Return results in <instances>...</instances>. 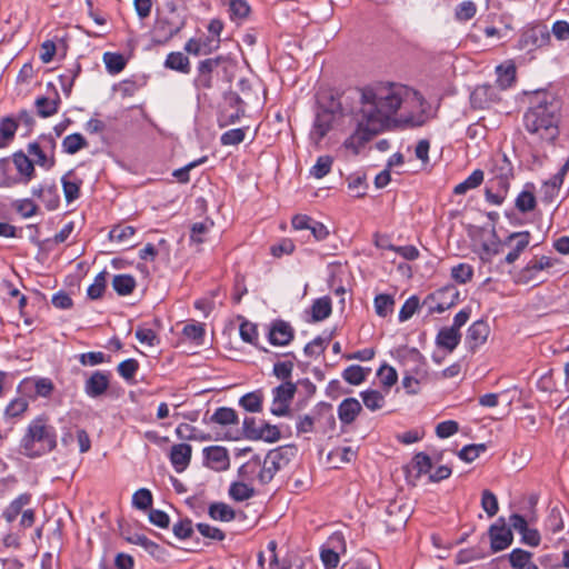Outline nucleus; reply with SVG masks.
I'll list each match as a JSON object with an SVG mask.
<instances>
[{
    "label": "nucleus",
    "instance_id": "11",
    "mask_svg": "<svg viewBox=\"0 0 569 569\" xmlns=\"http://www.w3.org/2000/svg\"><path fill=\"white\" fill-rule=\"evenodd\" d=\"M500 99V90L495 84L478 86L470 94L471 106L476 109H488Z\"/></svg>",
    "mask_w": 569,
    "mask_h": 569
},
{
    "label": "nucleus",
    "instance_id": "35",
    "mask_svg": "<svg viewBox=\"0 0 569 569\" xmlns=\"http://www.w3.org/2000/svg\"><path fill=\"white\" fill-rule=\"evenodd\" d=\"M251 439L276 442L280 439V431L277 426L261 422L258 430L251 431Z\"/></svg>",
    "mask_w": 569,
    "mask_h": 569
},
{
    "label": "nucleus",
    "instance_id": "63",
    "mask_svg": "<svg viewBox=\"0 0 569 569\" xmlns=\"http://www.w3.org/2000/svg\"><path fill=\"white\" fill-rule=\"evenodd\" d=\"M139 369V363L136 359H127L118 365V373L126 380L134 377Z\"/></svg>",
    "mask_w": 569,
    "mask_h": 569
},
{
    "label": "nucleus",
    "instance_id": "45",
    "mask_svg": "<svg viewBox=\"0 0 569 569\" xmlns=\"http://www.w3.org/2000/svg\"><path fill=\"white\" fill-rule=\"evenodd\" d=\"M369 370H366L361 366L351 365L347 367L342 372V378L352 386L361 385L366 378Z\"/></svg>",
    "mask_w": 569,
    "mask_h": 569
},
{
    "label": "nucleus",
    "instance_id": "33",
    "mask_svg": "<svg viewBox=\"0 0 569 569\" xmlns=\"http://www.w3.org/2000/svg\"><path fill=\"white\" fill-rule=\"evenodd\" d=\"M360 397L366 408L369 409L370 411H377L385 407V396L378 390H365L360 392Z\"/></svg>",
    "mask_w": 569,
    "mask_h": 569
},
{
    "label": "nucleus",
    "instance_id": "2",
    "mask_svg": "<svg viewBox=\"0 0 569 569\" xmlns=\"http://www.w3.org/2000/svg\"><path fill=\"white\" fill-rule=\"evenodd\" d=\"M560 101L550 92L538 91L523 114L526 130L540 140L552 142L559 134Z\"/></svg>",
    "mask_w": 569,
    "mask_h": 569
},
{
    "label": "nucleus",
    "instance_id": "24",
    "mask_svg": "<svg viewBox=\"0 0 569 569\" xmlns=\"http://www.w3.org/2000/svg\"><path fill=\"white\" fill-rule=\"evenodd\" d=\"M31 501L30 493H21L14 500H12L8 507L2 511V518L8 522L12 523L17 517L22 513L23 508Z\"/></svg>",
    "mask_w": 569,
    "mask_h": 569
},
{
    "label": "nucleus",
    "instance_id": "37",
    "mask_svg": "<svg viewBox=\"0 0 569 569\" xmlns=\"http://www.w3.org/2000/svg\"><path fill=\"white\" fill-rule=\"evenodd\" d=\"M164 67L182 73L190 72V62L182 52H171L167 56Z\"/></svg>",
    "mask_w": 569,
    "mask_h": 569
},
{
    "label": "nucleus",
    "instance_id": "34",
    "mask_svg": "<svg viewBox=\"0 0 569 569\" xmlns=\"http://www.w3.org/2000/svg\"><path fill=\"white\" fill-rule=\"evenodd\" d=\"M208 513L210 518L219 521H231L234 519V510L224 502H213L209 506Z\"/></svg>",
    "mask_w": 569,
    "mask_h": 569
},
{
    "label": "nucleus",
    "instance_id": "1",
    "mask_svg": "<svg viewBox=\"0 0 569 569\" xmlns=\"http://www.w3.org/2000/svg\"><path fill=\"white\" fill-rule=\"evenodd\" d=\"M356 117L362 130L380 133L397 124L419 127L428 119L423 96L401 82L377 81L358 89Z\"/></svg>",
    "mask_w": 569,
    "mask_h": 569
},
{
    "label": "nucleus",
    "instance_id": "43",
    "mask_svg": "<svg viewBox=\"0 0 569 569\" xmlns=\"http://www.w3.org/2000/svg\"><path fill=\"white\" fill-rule=\"evenodd\" d=\"M478 11L477 4L471 0H465L455 8V19L459 22L471 20Z\"/></svg>",
    "mask_w": 569,
    "mask_h": 569
},
{
    "label": "nucleus",
    "instance_id": "13",
    "mask_svg": "<svg viewBox=\"0 0 569 569\" xmlns=\"http://www.w3.org/2000/svg\"><path fill=\"white\" fill-rule=\"evenodd\" d=\"M110 387V373L96 370L84 381V393L92 399L104 396Z\"/></svg>",
    "mask_w": 569,
    "mask_h": 569
},
{
    "label": "nucleus",
    "instance_id": "47",
    "mask_svg": "<svg viewBox=\"0 0 569 569\" xmlns=\"http://www.w3.org/2000/svg\"><path fill=\"white\" fill-rule=\"evenodd\" d=\"M253 495L254 489L243 481L233 482L229 488V496L236 501L248 500L252 498Z\"/></svg>",
    "mask_w": 569,
    "mask_h": 569
},
{
    "label": "nucleus",
    "instance_id": "52",
    "mask_svg": "<svg viewBox=\"0 0 569 569\" xmlns=\"http://www.w3.org/2000/svg\"><path fill=\"white\" fill-rule=\"evenodd\" d=\"M381 386L389 391V389L398 381V373L396 369L388 365H382L377 372Z\"/></svg>",
    "mask_w": 569,
    "mask_h": 569
},
{
    "label": "nucleus",
    "instance_id": "44",
    "mask_svg": "<svg viewBox=\"0 0 569 569\" xmlns=\"http://www.w3.org/2000/svg\"><path fill=\"white\" fill-rule=\"evenodd\" d=\"M210 421L221 426L237 425L238 416L233 409L228 407H220L211 416Z\"/></svg>",
    "mask_w": 569,
    "mask_h": 569
},
{
    "label": "nucleus",
    "instance_id": "64",
    "mask_svg": "<svg viewBox=\"0 0 569 569\" xmlns=\"http://www.w3.org/2000/svg\"><path fill=\"white\" fill-rule=\"evenodd\" d=\"M412 465L418 475L428 473L432 468L431 458L425 452L417 453L412 459Z\"/></svg>",
    "mask_w": 569,
    "mask_h": 569
},
{
    "label": "nucleus",
    "instance_id": "16",
    "mask_svg": "<svg viewBox=\"0 0 569 569\" xmlns=\"http://www.w3.org/2000/svg\"><path fill=\"white\" fill-rule=\"evenodd\" d=\"M12 162L20 174L19 179H7L6 187H11L14 183H28L34 176L33 162L22 152H17L12 157Z\"/></svg>",
    "mask_w": 569,
    "mask_h": 569
},
{
    "label": "nucleus",
    "instance_id": "42",
    "mask_svg": "<svg viewBox=\"0 0 569 569\" xmlns=\"http://www.w3.org/2000/svg\"><path fill=\"white\" fill-rule=\"evenodd\" d=\"M112 287L118 295L127 296L133 291L136 280L130 274H118L113 277Z\"/></svg>",
    "mask_w": 569,
    "mask_h": 569
},
{
    "label": "nucleus",
    "instance_id": "25",
    "mask_svg": "<svg viewBox=\"0 0 569 569\" xmlns=\"http://www.w3.org/2000/svg\"><path fill=\"white\" fill-rule=\"evenodd\" d=\"M176 435L181 440L209 441L223 439L222 437H220L219 433H217V436L213 438L209 435H204L203 432H201L196 427L189 423H180L176 428Z\"/></svg>",
    "mask_w": 569,
    "mask_h": 569
},
{
    "label": "nucleus",
    "instance_id": "50",
    "mask_svg": "<svg viewBox=\"0 0 569 569\" xmlns=\"http://www.w3.org/2000/svg\"><path fill=\"white\" fill-rule=\"evenodd\" d=\"M34 104L38 114L42 118H47L58 112L59 99L51 100L46 97H39Z\"/></svg>",
    "mask_w": 569,
    "mask_h": 569
},
{
    "label": "nucleus",
    "instance_id": "8",
    "mask_svg": "<svg viewBox=\"0 0 569 569\" xmlns=\"http://www.w3.org/2000/svg\"><path fill=\"white\" fill-rule=\"evenodd\" d=\"M54 390V385L49 378L27 377L20 381L18 392L27 399L34 400L39 397L48 398Z\"/></svg>",
    "mask_w": 569,
    "mask_h": 569
},
{
    "label": "nucleus",
    "instance_id": "21",
    "mask_svg": "<svg viewBox=\"0 0 569 569\" xmlns=\"http://www.w3.org/2000/svg\"><path fill=\"white\" fill-rule=\"evenodd\" d=\"M219 46L220 38H190L184 49L194 56H206L218 49Z\"/></svg>",
    "mask_w": 569,
    "mask_h": 569
},
{
    "label": "nucleus",
    "instance_id": "20",
    "mask_svg": "<svg viewBox=\"0 0 569 569\" xmlns=\"http://www.w3.org/2000/svg\"><path fill=\"white\" fill-rule=\"evenodd\" d=\"M192 455V447L188 443L173 445L170 450V462L177 472L184 471L190 461Z\"/></svg>",
    "mask_w": 569,
    "mask_h": 569
},
{
    "label": "nucleus",
    "instance_id": "14",
    "mask_svg": "<svg viewBox=\"0 0 569 569\" xmlns=\"http://www.w3.org/2000/svg\"><path fill=\"white\" fill-rule=\"evenodd\" d=\"M427 300L437 301L436 306L430 307V311L441 313L459 301V291L455 286H446L430 295Z\"/></svg>",
    "mask_w": 569,
    "mask_h": 569
},
{
    "label": "nucleus",
    "instance_id": "57",
    "mask_svg": "<svg viewBox=\"0 0 569 569\" xmlns=\"http://www.w3.org/2000/svg\"><path fill=\"white\" fill-rule=\"evenodd\" d=\"M246 128L230 129L222 133L220 142L222 146H237L244 140Z\"/></svg>",
    "mask_w": 569,
    "mask_h": 569
},
{
    "label": "nucleus",
    "instance_id": "27",
    "mask_svg": "<svg viewBox=\"0 0 569 569\" xmlns=\"http://www.w3.org/2000/svg\"><path fill=\"white\" fill-rule=\"evenodd\" d=\"M497 81L495 86L501 91L509 89L516 82V67L512 63L500 64L496 69Z\"/></svg>",
    "mask_w": 569,
    "mask_h": 569
},
{
    "label": "nucleus",
    "instance_id": "32",
    "mask_svg": "<svg viewBox=\"0 0 569 569\" xmlns=\"http://www.w3.org/2000/svg\"><path fill=\"white\" fill-rule=\"evenodd\" d=\"M483 178H485V174H483L482 170H480V169L473 170L472 173L466 180L458 183L453 188V193L458 194V196L466 194L469 190L476 189L477 187H479L483 182Z\"/></svg>",
    "mask_w": 569,
    "mask_h": 569
},
{
    "label": "nucleus",
    "instance_id": "48",
    "mask_svg": "<svg viewBox=\"0 0 569 569\" xmlns=\"http://www.w3.org/2000/svg\"><path fill=\"white\" fill-rule=\"evenodd\" d=\"M333 163V159L330 156L318 157L316 163L310 168V176L316 179H322L330 171Z\"/></svg>",
    "mask_w": 569,
    "mask_h": 569
},
{
    "label": "nucleus",
    "instance_id": "22",
    "mask_svg": "<svg viewBox=\"0 0 569 569\" xmlns=\"http://www.w3.org/2000/svg\"><path fill=\"white\" fill-rule=\"evenodd\" d=\"M207 463L214 470H226L229 467L228 450L220 446H212L203 450Z\"/></svg>",
    "mask_w": 569,
    "mask_h": 569
},
{
    "label": "nucleus",
    "instance_id": "30",
    "mask_svg": "<svg viewBox=\"0 0 569 569\" xmlns=\"http://www.w3.org/2000/svg\"><path fill=\"white\" fill-rule=\"evenodd\" d=\"M182 26L183 21L180 14L174 10L170 11L159 20L160 31L166 36H176Z\"/></svg>",
    "mask_w": 569,
    "mask_h": 569
},
{
    "label": "nucleus",
    "instance_id": "51",
    "mask_svg": "<svg viewBox=\"0 0 569 569\" xmlns=\"http://www.w3.org/2000/svg\"><path fill=\"white\" fill-rule=\"evenodd\" d=\"M373 305L376 313L385 318L392 312L395 300L390 295L380 293L376 296Z\"/></svg>",
    "mask_w": 569,
    "mask_h": 569
},
{
    "label": "nucleus",
    "instance_id": "55",
    "mask_svg": "<svg viewBox=\"0 0 569 569\" xmlns=\"http://www.w3.org/2000/svg\"><path fill=\"white\" fill-rule=\"evenodd\" d=\"M29 407L28 399L20 395L13 399L6 408V416L10 418H18L22 416Z\"/></svg>",
    "mask_w": 569,
    "mask_h": 569
},
{
    "label": "nucleus",
    "instance_id": "62",
    "mask_svg": "<svg viewBox=\"0 0 569 569\" xmlns=\"http://www.w3.org/2000/svg\"><path fill=\"white\" fill-rule=\"evenodd\" d=\"M136 338L140 343L149 347H153L159 343L157 333L152 329L146 327H139L136 330Z\"/></svg>",
    "mask_w": 569,
    "mask_h": 569
},
{
    "label": "nucleus",
    "instance_id": "53",
    "mask_svg": "<svg viewBox=\"0 0 569 569\" xmlns=\"http://www.w3.org/2000/svg\"><path fill=\"white\" fill-rule=\"evenodd\" d=\"M228 11L230 19L238 22L248 16L250 7L244 0H231Z\"/></svg>",
    "mask_w": 569,
    "mask_h": 569
},
{
    "label": "nucleus",
    "instance_id": "4",
    "mask_svg": "<svg viewBox=\"0 0 569 569\" xmlns=\"http://www.w3.org/2000/svg\"><path fill=\"white\" fill-rule=\"evenodd\" d=\"M57 446L54 428L43 416L34 418L22 438V448L28 457H38L52 451Z\"/></svg>",
    "mask_w": 569,
    "mask_h": 569
},
{
    "label": "nucleus",
    "instance_id": "29",
    "mask_svg": "<svg viewBox=\"0 0 569 569\" xmlns=\"http://www.w3.org/2000/svg\"><path fill=\"white\" fill-rule=\"evenodd\" d=\"M62 189L68 203L79 198L81 180L72 171L67 172L62 179Z\"/></svg>",
    "mask_w": 569,
    "mask_h": 569
},
{
    "label": "nucleus",
    "instance_id": "15",
    "mask_svg": "<svg viewBox=\"0 0 569 569\" xmlns=\"http://www.w3.org/2000/svg\"><path fill=\"white\" fill-rule=\"evenodd\" d=\"M490 545L495 552L508 548L513 539L512 531L506 526L502 519L493 523L489 529Z\"/></svg>",
    "mask_w": 569,
    "mask_h": 569
},
{
    "label": "nucleus",
    "instance_id": "61",
    "mask_svg": "<svg viewBox=\"0 0 569 569\" xmlns=\"http://www.w3.org/2000/svg\"><path fill=\"white\" fill-rule=\"evenodd\" d=\"M481 506L489 517L497 515L499 510L497 497L490 490H483Z\"/></svg>",
    "mask_w": 569,
    "mask_h": 569
},
{
    "label": "nucleus",
    "instance_id": "46",
    "mask_svg": "<svg viewBox=\"0 0 569 569\" xmlns=\"http://www.w3.org/2000/svg\"><path fill=\"white\" fill-rule=\"evenodd\" d=\"M136 233V229L127 224H117L109 231V239L118 243H128Z\"/></svg>",
    "mask_w": 569,
    "mask_h": 569
},
{
    "label": "nucleus",
    "instance_id": "18",
    "mask_svg": "<svg viewBox=\"0 0 569 569\" xmlns=\"http://www.w3.org/2000/svg\"><path fill=\"white\" fill-rule=\"evenodd\" d=\"M490 335V327L487 321H475L467 331L466 343L470 350H476L483 345Z\"/></svg>",
    "mask_w": 569,
    "mask_h": 569
},
{
    "label": "nucleus",
    "instance_id": "40",
    "mask_svg": "<svg viewBox=\"0 0 569 569\" xmlns=\"http://www.w3.org/2000/svg\"><path fill=\"white\" fill-rule=\"evenodd\" d=\"M331 300L329 297H321L313 301L311 316L313 321H322L331 315Z\"/></svg>",
    "mask_w": 569,
    "mask_h": 569
},
{
    "label": "nucleus",
    "instance_id": "59",
    "mask_svg": "<svg viewBox=\"0 0 569 569\" xmlns=\"http://www.w3.org/2000/svg\"><path fill=\"white\" fill-rule=\"evenodd\" d=\"M106 276L107 272L102 271L100 272L96 278L91 286H89L87 290V295L90 299H99L102 297V293L106 289Z\"/></svg>",
    "mask_w": 569,
    "mask_h": 569
},
{
    "label": "nucleus",
    "instance_id": "9",
    "mask_svg": "<svg viewBox=\"0 0 569 569\" xmlns=\"http://www.w3.org/2000/svg\"><path fill=\"white\" fill-rule=\"evenodd\" d=\"M297 387L291 381H286L273 388L272 390V403L270 411L272 415L281 417L286 416L289 410L291 400L295 397Z\"/></svg>",
    "mask_w": 569,
    "mask_h": 569
},
{
    "label": "nucleus",
    "instance_id": "54",
    "mask_svg": "<svg viewBox=\"0 0 569 569\" xmlns=\"http://www.w3.org/2000/svg\"><path fill=\"white\" fill-rule=\"evenodd\" d=\"M486 450L485 443L467 445L458 452V457L465 462H472Z\"/></svg>",
    "mask_w": 569,
    "mask_h": 569
},
{
    "label": "nucleus",
    "instance_id": "19",
    "mask_svg": "<svg viewBox=\"0 0 569 569\" xmlns=\"http://www.w3.org/2000/svg\"><path fill=\"white\" fill-rule=\"evenodd\" d=\"M293 339L292 327L283 321L276 320L269 330V342L273 346H287Z\"/></svg>",
    "mask_w": 569,
    "mask_h": 569
},
{
    "label": "nucleus",
    "instance_id": "58",
    "mask_svg": "<svg viewBox=\"0 0 569 569\" xmlns=\"http://www.w3.org/2000/svg\"><path fill=\"white\" fill-rule=\"evenodd\" d=\"M473 276V269L468 263H459L451 269V277L459 283H467Z\"/></svg>",
    "mask_w": 569,
    "mask_h": 569
},
{
    "label": "nucleus",
    "instance_id": "7",
    "mask_svg": "<svg viewBox=\"0 0 569 569\" xmlns=\"http://www.w3.org/2000/svg\"><path fill=\"white\" fill-rule=\"evenodd\" d=\"M397 360L403 368V373L416 376L418 379H428L426 359L416 348L403 347L398 349Z\"/></svg>",
    "mask_w": 569,
    "mask_h": 569
},
{
    "label": "nucleus",
    "instance_id": "23",
    "mask_svg": "<svg viewBox=\"0 0 569 569\" xmlns=\"http://www.w3.org/2000/svg\"><path fill=\"white\" fill-rule=\"evenodd\" d=\"M361 405L356 398H346L338 406V418L343 425L352 423L361 412Z\"/></svg>",
    "mask_w": 569,
    "mask_h": 569
},
{
    "label": "nucleus",
    "instance_id": "31",
    "mask_svg": "<svg viewBox=\"0 0 569 569\" xmlns=\"http://www.w3.org/2000/svg\"><path fill=\"white\" fill-rule=\"evenodd\" d=\"M29 153L36 158V163L46 169H50L54 164V157L49 154L47 148H42L40 143L33 142L28 147Z\"/></svg>",
    "mask_w": 569,
    "mask_h": 569
},
{
    "label": "nucleus",
    "instance_id": "60",
    "mask_svg": "<svg viewBox=\"0 0 569 569\" xmlns=\"http://www.w3.org/2000/svg\"><path fill=\"white\" fill-rule=\"evenodd\" d=\"M132 505L140 510L148 509L152 505V495L150 490L146 488L137 490L132 496Z\"/></svg>",
    "mask_w": 569,
    "mask_h": 569
},
{
    "label": "nucleus",
    "instance_id": "17",
    "mask_svg": "<svg viewBox=\"0 0 569 569\" xmlns=\"http://www.w3.org/2000/svg\"><path fill=\"white\" fill-rule=\"evenodd\" d=\"M221 58H210L201 61L198 67V74L194 78V86L198 90H207L213 86V70L218 67Z\"/></svg>",
    "mask_w": 569,
    "mask_h": 569
},
{
    "label": "nucleus",
    "instance_id": "41",
    "mask_svg": "<svg viewBox=\"0 0 569 569\" xmlns=\"http://www.w3.org/2000/svg\"><path fill=\"white\" fill-rule=\"evenodd\" d=\"M102 59L106 64L107 71L111 74H117L121 72L127 63L124 57L121 53L117 52H104Z\"/></svg>",
    "mask_w": 569,
    "mask_h": 569
},
{
    "label": "nucleus",
    "instance_id": "56",
    "mask_svg": "<svg viewBox=\"0 0 569 569\" xmlns=\"http://www.w3.org/2000/svg\"><path fill=\"white\" fill-rule=\"evenodd\" d=\"M420 301L417 296L409 297L405 303L402 305L400 311H399V321L405 322L409 320L419 309Z\"/></svg>",
    "mask_w": 569,
    "mask_h": 569
},
{
    "label": "nucleus",
    "instance_id": "36",
    "mask_svg": "<svg viewBox=\"0 0 569 569\" xmlns=\"http://www.w3.org/2000/svg\"><path fill=\"white\" fill-rule=\"evenodd\" d=\"M61 147L64 153L74 154L88 147V141L81 133H71L63 138Z\"/></svg>",
    "mask_w": 569,
    "mask_h": 569
},
{
    "label": "nucleus",
    "instance_id": "39",
    "mask_svg": "<svg viewBox=\"0 0 569 569\" xmlns=\"http://www.w3.org/2000/svg\"><path fill=\"white\" fill-rule=\"evenodd\" d=\"M508 559H509L510 566L513 569H525L535 563V562H532V553L527 550L520 549V548L513 549L508 555Z\"/></svg>",
    "mask_w": 569,
    "mask_h": 569
},
{
    "label": "nucleus",
    "instance_id": "38",
    "mask_svg": "<svg viewBox=\"0 0 569 569\" xmlns=\"http://www.w3.org/2000/svg\"><path fill=\"white\" fill-rule=\"evenodd\" d=\"M263 396L257 390L248 392L239 399V405L249 412H260L262 410Z\"/></svg>",
    "mask_w": 569,
    "mask_h": 569
},
{
    "label": "nucleus",
    "instance_id": "6",
    "mask_svg": "<svg viewBox=\"0 0 569 569\" xmlns=\"http://www.w3.org/2000/svg\"><path fill=\"white\" fill-rule=\"evenodd\" d=\"M342 112L338 104L331 103L330 108L319 107L316 112L310 140L318 144L338 123Z\"/></svg>",
    "mask_w": 569,
    "mask_h": 569
},
{
    "label": "nucleus",
    "instance_id": "28",
    "mask_svg": "<svg viewBox=\"0 0 569 569\" xmlns=\"http://www.w3.org/2000/svg\"><path fill=\"white\" fill-rule=\"evenodd\" d=\"M460 339V331H457L451 327H445L438 332L436 341L438 346L447 349L449 352H452L459 345Z\"/></svg>",
    "mask_w": 569,
    "mask_h": 569
},
{
    "label": "nucleus",
    "instance_id": "10",
    "mask_svg": "<svg viewBox=\"0 0 569 569\" xmlns=\"http://www.w3.org/2000/svg\"><path fill=\"white\" fill-rule=\"evenodd\" d=\"M530 239L531 234L529 231L510 233L501 243V246L509 248V252L506 254L505 261L508 264L516 262L520 254L528 248Z\"/></svg>",
    "mask_w": 569,
    "mask_h": 569
},
{
    "label": "nucleus",
    "instance_id": "5",
    "mask_svg": "<svg viewBox=\"0 0 569 569\" xmlns=\"http://www.w3.org/2000/svg\"><path fill=\"white\" fill-rule=\"evenodd\" d=\"M491 173L493 178L486 187L485 197L490 204L500 206L508 194L510 180L513 178V166L507 154H497L492 159Z\"/></svg>",
    "mask_w": 569,
    "mask_h": 569
},
{
    "label": "nucleus",
    "instance_id": "26",
    "mask_svg": "<svg viewBox=\"0 0 569 569\" xmlns=\"http://www.w3.org/2000/svg\"><path fill=\"white\" fill-rule=\"evenodd\" d=\"M353 119L356 121L357 128L352 136L345 140V147L347 149L352 150L355 153L358 152L359 148L362 147L367 141H369L377 133L367 132L361 129L360 122L356 117V111L353 112Z\"/></svg>",
    "mask_w": 569,
    "mask_h": 569
},
{
    "label": "nucleus",
    "instance_id": "49",
    "mask_svg": "<svg viewBox=\"0 0 569 569\" xmlns=\"http://www.w3.org/2000/svg\"><path fill=\"white\" fill-rule=\"evenodd\" d=\"M537 201L531 190H522L516 198L515 206L518 211L526 213L536 208Z\"/></svg>",
    "mask_w": 569,
    "mask_h": 569
},
{
    "label": "nucleus",
    "instance_id": "12",
    "mask_svg": "<svg viewBox=\"0 0 569 569\" xmlns=\"http://www.w3.org/2000/svg\"><path fill=\"white\" fill-rule=\"evenodd\" d=\"M558 262L557 258H552L549 256H540L533 257L527 266L519 272L518 281L522 283H528L538 278V273L550 269L556 266Z\"/></svg>",
    "mask_w": 569,
    "mask_h": 569
},
{
    "label": "nucleus",
    "instance_id": "3",
    "mask_svg": "<svg viewBox=\"0 0 569 569\" xmlns=\"http://www.w3.org/2000/svg\"><path fill=\"white\" fill-rule=\"evenodd\" d=\"M296 455L295 446L277 447L270 450L263 459L253 456L239 468V476L243 481L257 480L260 485H268L279 471L288 468Z\"/></svg>",
    "mask_w": 569,
    "mask_h": 569
}]
</instances>
